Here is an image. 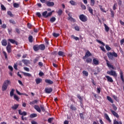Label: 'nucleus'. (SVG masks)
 <instances>
[{"instance_id": "52", "label": "nucleus", "mask_w": 124, "mask_h": 124, "mask_svg": "<svg viewBox=\"0 0 124 124\" xmlns=\"http://www.w3.org/2000/svg\"><path fill=\"white\" fill-rule=\"evenodd\" d=\"M112 107L113 110H114V111H116L117 109H118V108H117L116 105H115V104H113L112 105Z\"/></svg>"}, {"instance_id": "5", "label": "nucleus", "mask_w": 124, "mask_h": 124, "mask_svg": "<svg viewBox=\"0 0 124 124\" xmlns=\"http://www.w3.org/2000/svg\"><path fill=\"white\" fill-rule=\"evenodd\" d=\"M15 91V90L14 89H12L11 91L10 92V95L11 97H12L14 95V98L16 101H19V100H20V98L17 95L14 94Z\"/></svg>"}, {"instance_id": "41", "label": "nucleus", "mask_w": 124, "mask_h": 124, "mask_svg": "<svg viewBox=\"0 0 124 124\" xmlns=\"http://www.w3.org/2000/svg\"><path fill=\"white\" fill-rule=\"evenodd\" d=\"M9 22L13 25H16V21H15V20L14 19H10Z\"/></svg>"}, {"instance_id": "25", "label": "nucleus", "mask_w": 124, "mask_h": 124, "mask_svg": "<svg viewBox=\"0 0 124 124\" xmlns=\"http://www.w3.org/2000/svg\"><path fill=\"white\" fill-rule=\"evenodd\" d=\"M45 82L49 85H52L54 83L53 81L48 79H45Z\"/></svg>"}, {"instance_id": "40", "label": "nucleus", "mask_w": 124, "mask_h": 124, "mask_svg": "<svg viewBox=\"0 0 124 124\" xmlns=\"http://www.w3.org/2000/svg\"><path fill=\"white\" fill-rule=\"evenodd\" d=\"M56 20V17L53 16L50 18V22H51V23H54V22H55Z\"/></svg>"}, {"instance_id": "7", "label": "nucleus", "mask_w": 124, "mask_h": 124, "mask_svg": "<svg viewBox=\"0 0 124 124\" xmlns=\"http://www.w3.org/2000/svg\"><path fill=\"white\" fill-rule=\"evenodd\" d=\"M107 73L108 74V75H110V76H113V77H117V76H118V74H117L116 71H113V70L108 71Z\"/></svg>"}, {"instance_id": "64", "label": "nucleus", "mask_w": 124, "mask_h": 124, "mask_svg": "<svg viewBox=\"0 0 124 124\" xmlns=\"http://www.w3.org/2000/svg\"><path fill=\"white\" fill-rule=\"evenodd\" d=\"M120 43H121V45H124V39H123L120 41Z\"/></svg>"}, {"instance_id": "59", "label": "nucleus", "mask_w": 124, "mask_h": 124, "mask_svg": "<svg viewBox=\"0 0 124 124\" xmlns=\"http://www.w3.org/2000/svg\"><path fill=\"white\" fill-rule=\"evenodd\" d=\"M40 108L42 112H45V108H44V106L41 105Z\"/></svg>"}, {"instance_id": "54", "label": "nucleus", "mask_w": 124, "mask_h": 124, "mask_svg": "<svg viewBox=\"0 0 124 124\" xmlns=\"http://www.w3.org/2000/svg\"><path fill=\"white\" fill-rule=\"evenodd\" d=\"M53 120H54V118H53V117L49 118L48 119L47 122L48 123H49V124H51V123H52V121H53Z\"/></svg>"}, {"instance_id": "19", "label": "nucleus", "mask_w": 124, "mask_h": 124, "mask_svg": "<svg viewBox=\"0 0 124 124\" xmlns=\"http://www.w3.org/2000/svg\"><path fill=\"white\" fill-rule=\"evenodd\" d=\"M1 45L2 46H6L7 45V41L6 39H3L1 41Z\"/></svg>"}, {"instance_id": "58", "label": "nucleus", "mask_w": 124, "mask_h": 124, "mask_svg": "<svg viewBox=\"0 0 124 124\" xmlns=\"http://www.w3.org/2000/svg\"><path fill=\"white\" fill-rule=\"evenodd\" d=\"M81 7L82 8V9H84L85 10L86 9V6L83 4V3H81Z\"/></svg>"}, {"instance_id": "49", "label": "nucleus", "mask_w": 124, "mask_h": 124, "mask_svg": "<svg viewBox=\"0 0 124 124\" xmlns=\"http://www.w3.org/2000/svg\"><path fill=\"white\" fill-rule=\"evenodd\" d=\"M77 97L78 98V99H79V100H80V101H83V97H81L80 94H78L77 95Z\"/></svg>"}, {"instance_id": "13", "label": "nucleus", "mask_w": 124, "mask_h": 124, "mask_svg": "<svg viewBox=\"0 0 124 124\" xmlns=\"http://www.w3.org/2000/svg\"><path fill=\"white\" fill-rule=\"evenodd\" d=\"M111 112L114 117H116V118H117V119H119V118H120V116H119L118 113L116 112L115 111L112 109L111 110Z\"/></svg>"}, {"instance_id": "6", "label": "nucleus", "mask_w": 124, "mask_h": 124, "mask_svg": "<svg viewBox=\"0 0 124 124\" xmlns=\"http://www.w3.org/2000/svg\"><path fill=\"white\" fill-rule=\"evenodd\" d=\"M79 18L80 21H81V22H85L88 21V17H87V16H85L83 14L79 15Z\"/></svg>"}, {"instance_id": "1", "label": "nucleus", "mask_w": 124, "mask_h": 124, "mask_svg": "<svg viewBox=\"0 0 124 124\" xmlns=\"http://www.w3.org/2000/svg\"><path fill=\"white\" fill-rule=\"evenodd\" d=\"M55 12V11H52L51 12H50L48 13L47 11H46L45 12H43L42 13V16L44 17L46 19H47V18L49 17H51L52 15H53V13Z\"/></svg>"}, {"instance_id": "38", "label": "nucleus", "mask_w": 124, "mask_h": 124, "mask_svg": "<svg viewBox=\"0 0 124 124\" xmlns=\"http://www.w3.org/2000/svg\"><path fill=\"white\" fill-rule=\"evenodd\" d=\"M36 117H37V114L36 113H33V114H31L30 115V118H36Z\"/></svg>"}, {"instance_id": "11", "label": "nucleus", "mask_w": 124, "mask_h": 124, "mask_svg": "<svg viewBox=\"0 0 124 124\" xmlns=\"http://www.w3.org/2000/svg\"><path fill=\"white\" fill-rule=\"evenodd\" d=\"M46 5L47 6H48V7H52L54 5H55V3L54 2H50L49 1H46Z\"/></svg>"}, {"instance_id": "21", "label": "nucleus", "mask_w": 124, "mask_h": 124, "mask_svg": "<svg viewBox=\"0 0 124 124\" xmlns=\"http://www.w3.org/2000/svg\"><path fill=\"white\" fill-rule=\"evenodd\" d=\"M120 74L121 79L124 83V73H123V71H122L121 70H120Z\"/></svg>"}, {"instance_id": "18", "label": "nucleus", "mask_w": 124, "mask_h": 124, "mask_svg": "<svg viewBox=\"0 0 124 124\" xmlns=\"http://www.w3.org/2000/svg\"><path fill=\"white\" fill-rule=\"evenodd\" d=\"M45 92L46 93H51V92H53V89L52 88H45Z\"/></svg>"}, {"instance_id": "47", "label": "nucleus", "mask_w": 124, "mask_h": 124, "mask_svg": "<svg viewBox=\"0 0 124 124\" xmlns=\"http://www.w3.org/2000/svg\"><path fill=\"white\" fill-rule=\"evenodd\" d=\"M83 74H84V75H85V76H89V73H88V72L87 71H83L82 72Z\"/></svg>"}, {"instance_id": "24", "label": "nucleus", "mask_w": 124, "mask_h": 124, "mask_svg": "<svg viewBox=\"0 0 124 124\" xmlns=\"http://www.w3.org/2000/svg\"><path fill=\"white\" fill-rule=\"evenodd\" d=\"M22 62L25 64V65H28L30 63V61L23 59L22 60Z\"/></svg>"}, {"instance_id": "3", "label": "nucleus", "mask_w": 124, "mask_h": 124, "mask_svg": "<svg viewBox=\"0 0 124 124\" xmlns=\"http://www.w3.org/2000/svg\"><path fill=\"white\" fill-rule=\"evenodd\" d=\"M18 114L20 116H21V120L22 121H27L28 120V118L27 117H24V116H27V113L26 111H23L22 112V110L19 109L18 110Z\"/></svg>"}, {"instance_id": "48", "label": "nucleus", "mask_w": 124, "mask_h": 124, "mask_svg": "<svg viewBox=\"0 0 124 124\" xmlns=\"http://www.w3.org/2000/svg\"><path fill=\"white\" fill-rule=\"evenodd\" d=\"M110 15L111 16V17L114 18L115 16V12H114L112 10H110Z\"/></svg>"}, {"instance_id": "50", "label": "nucleus", "mask_w": 124, "mask_h": 124, "mask_svg": "<svg viewBox=\"0 0 124 124\" xmlns=\"http://www.w3.org/2000/svg\"><path fill=\"white\" fill-rule=\"evenodd\" d=\"M27 27H28V29H31V28H32V27H33V26H32V25H31V24L28 23H27Z\"/></svg>"}, {"instance_id": "2", "label": "nucleus", "mask_w": 124, "mask_h": 124, "mask_svg": "<svg viewBox=\"0 0 124 124\" xmlns=\"http://www.w3.org/2000/svg\"><path fill=\"white\" fill-rule=\"evenodd\" d=\"M108 59L109 60H111L113 61L114 60V57L115 58H118V54L117 53L114 52H108L107 54Z\"/></svg>"}, {"instance_id": "29", "label": "nucleus", "mask_w": 124, "mask_h": 124, "mask_svg": "<svg viewBox=\"0 0 124 124\" xmlns=\"http://www.w3.org/2000/svg\"><path fill=\"white\" fill-rule=\"evenodd\" d=\"M33 48V50H34L35 51H38V50H40L39 46H38V45H36L34 46Z\"/></svg>"}, {"instance_id": "35", "label": "nucleus", "mask_w": 124, "mask_h": 124, "mask_svg": "<svg viewBox=\"0 0 124 124\" xmlns=\"http://www.w3.org/2000/svg\"><path fill=\"white\" fill-rule=\"evenodd\" d=\"M28 39L29 42H31V43H32V41H33V37L31 35L29 36Z\"/></svg>"}, {"instance_id": "46", "label": "nucleus", "mask_w": 124, "mask_h": 124, "mask_svg": "<svg viewBox=\"0 0 124 124\" xmlns=\"http://www.w3.org/2000/svg\"><path fill=\"white\" fill-rule=\"evenodd\" d=\"M13 6H14V7H15V8H18V7H19L20 6L19 5V4L17 3H14L13 4Z\"/></svg>"}, {"instance_id": "62", "label": "nucleus", "mask_w": 124, "mask_h": 124, "mask_svg": "<svg viewBox=\"0 0 124 124\" xmlns=\"http://www.w3.org/2000/svg\"><path fill=\"white\" fill-rule=\"evenodd\" d=\"M24 70H25L26 71H27L28 72H30V68L27 67H24Z\"/></svg>"}, {"instance_id": "17", "label": "nucleus", "mask_w": 124, "mask_h": 124, "mask_svg": "<svg viewBox=\"0 0 124 124\" xmlns=\"http://www.w3.org/2000/svg\"><path fill=\"white\" fill-rule=\"evenodd\" d=\"M87 10L89 11V13L91 14V15H93V10L90 6L87 7Z\"/></svg>"}, {"instance_id": "45", "label": "nucleus", "mask_w": 124, "mask_h": 124, "mask_svg": "<svg viewBox=\"0 0 124 124\" xmlns=\"http://www.w3.org/2000/svg\"><path fill=\"white\" fill-rule=\"evenodd\" d=\"M7 14L10 17H13V16H14V15H13V14H12V12H11V11H8L7 12Z\"/></svg>"}, {"instance_id": "16", "label": "nucleus", "mask_w": 124, "mask_h": 124, "mask_svg": "<svg viewBox=\"0 0 124 124\" xmlns=\"http://www.w3.org/2000/svg\"><path fill=\"white\" fill-rule=\"evenodd\" d=\"M106 78H107L108 82H109L110 83H113V82H114L113 78H112L110 77L109 76H106Z\"/></svg>"}, {"instance_id": "8", "label": "nucleus", "mask_w": 124, "mask_h": 124, "mask_svg": "<svg viewBox=\"0 0 124 124\" xmlns=\"http://www.w3.org/2000/svg\"><path fill=\"white\" fill-rule=\"evenodd\" d=\"M11 48H12V46H11V44H10V43L8 42L7 46H6V50L9 54L11 53L12 51V50L11 49Z\"/></svg>"}, {"instance_id": "15", "label": "nucleus", "mask_w": 124, "mask_h": 124, "mask_svg": "<svg viewBox=\"0 0 124 124\" xmlns=\"http://www.w3.org/2000/svg\"><path fill=\"white\" fill-rule=\"evenodd\" d=\"M34 108L36 110V111L37 112H38L39 113H41V108L39 107V106H38V105H35L34 106Z\"/></svg>"}, {"instance_id": "32", "label": "nucleus", "mask_w": 124, "mask_h": 124, "mask_svg": "<svg viewBox=\"0 0 124 124\" xmlns=\"http://www.w3.org/2000/svg\"><path fill=\"white\" fill-rule=\"evenodd\" d=\"M70 109H72V111H76V110H77V108H76L73 105H70Z\"/></svg>"}, {"instance_id": "27", "label": "nucleus", "mask_w": 124, "mask_h": 124, "mask_svg": "<svg viewBox=\"0 0 124 124\" xmlns=\"http://www.w3.org/2000/svg\"><path fill=\"white\" fill-rule=\"evenodd\" d=\"M35 82L36 84L38 85V84H40V83L42 82V79L39 78H37L35 79Z\"/></svg>"}, {"instance_id": "28", "label": "nucleus", "mask_w": 124, "mask_h": 124, "mask_svg": "<svg viewBox=\"0 0 124 124\" xmlns=\"http://www.w3.org/2000/svg\"><path fill=\"white\" fill-rule=\"evenodd\" d=\"M39 47L40 50H42V51H43V50H45V45H44V44L39 45Z\"/></svg>"}, {"instance_id": "36", "label": "nucleus", "mask_w": 124, "mask_h": 124, "mask_svg": "<svg viewBox=\"0 0 124 124\" xmlns=\"http://www.w3.org/2000/svg\"><path fill=\"white\" fill-rule=\"evenodd\" d=\"M0 7L1 10H3V11H5V10H6V8H5L4 5L2 4V3H0Z\"/></svg>"}, {"instance_id": "57", "label": "nucleus", "mask_w": 124, "mask_h": 124, "mask_svg": "<svg viewBox=\"0 0 124 124\" xmlns=\"http://www.w3.org/2000/svg\"><path fill=\"white\" fill-rule=\"evenodd\" d=\"M72 37L76 41L79 40V37H75L74 35H72Z\"/></svg>"}, {"instance_id": "63", "label": "nucleus", "mask_w": 124, "mask_h": 124, "mask_svg": "<svg viewBox=\"0 0 124 124\" xmlns=\"http://www.w3.org/2000/svg\"><path fill=\"white\" fill-rule=\"evenodd\" d=\"M3 54L5 58V59H7V54L6 53V52L5 51H3Z\"/></svg>"}, {"instance_id": "43", "label": "nucleus", "mask_w": 124, "mask_h": 124, "mask_svg": "<svg viewBox=\"0 0 124 124\" xmlns=\"http://www.w3.org/2000/svg\"><path fill=\"white\" fill-rule=\"evenodd\" d=\"M52 35H53V36H54V37H59V36L60 35V33H57L56 32H53L52 33Z\"/></svg>"}, {"instance_id": "51", "label": "nucleus", "mask_w": 124, "mask_h": 124, "mask_svg": "<svg viewBox=\"0 0 124 124\" xmlns=\"http://www.w3.org/2000/svg\"><path fill=\"white\" fill-rule=\"evenodd\" d=\"M70 3L71 4V5H76V2L74 1V0L70 1Z\"/></svg>"}, {"instance_id": "14", "label": "nucleus", "mask_w": 124, "mask_h": 124, "mask_svg": "<svg viewBox=\"0 0 124 124\" xmlns=\"http://www.w3.org/2000/svg\"><path fill=\"white\" fill-rule=\"evenodd\" d=\"M93 64H95V65H98V64H99V61L96 58L93 59Z\"/></svg>"}, {"instance_id": "60", "label": "nucleus", "mask_w": 124, "mask_h": 124, "mask_svg": "<svg viewBox=\"0 0 124 124\" xmlns=\"http://www.w3.org/2000/svg\"><path fill=\"white\" fill-rule=\"evenodd\" d=\"M79 117H80V119H82V120H84V114L79 113Z\"/></svg>"}, {"instance_id": "56", "label": "nucleus", "mask_w": 124, "mask_h": 124, "mask_svg": "<svg viewBox=\"0 0 124 124\" xmlns=\"http://www.w3.org/2000/svg\"><path fill=\"white\" fill-rule=\"evenodd\" d=\"M106 49L107 51H110L111 50V47L108 45L106 46Z\"/></svg>"}, {"instance_id": "33", "label": "nucleus", "mask_w": 124, "mask_h": 124, "mask_svg": "<svg viewBox=\"0 0 124 124\" xmlns=\"http://www.w3.org/2000/svg\"><path fill=\"white\" fill-rule=\"evenodd\" d=\"M86 62H87V63H92V62H93V59H92V58H87Z\"/></svg>"}, {"instance_id": "23", "label": "nucleus", "mask_w": 124, "mask_h": 124, "mask_svg": "<svg viewBox=\"0 0 124 124\" xmlns=\"http://www.w3.org/2000/svg\"><path fill=\"white\" fill-rule=\"evenodd\" d=\"M18 107H19V104H15L11 108L13 110H17Z\"/></svg>"}, {"instance_id": "10", "label": "nucleus", "mask_w": 124, "mask_h": 124, "mask_svg": "<svg viewBox=\"0 0 124 124\" xmlns=\"http://www.w3.org/2000/svg\"><path fill=\"white\" fill-rule=\"evenodd\" d=\"M92 56V53L90 52V51L88 50L86 51V53L85 54V55L83 57V60H86V58H88V57H91Z\"/></svg>"}, {"instance_id": "61", "label": "nucleus", "mask_w": 124, "mask_h": 124, "mask_svg": "<svg viewBox=\"0 0 124 124\" xmlns=\"http://www.w3.org/2000/svg\"><path fill=\"white\" fill-rule=\"evenodd\" d=\"M100 92H101V89L100 87L97 88V93H100Z\"/></svg>"}, {"instance_id": "53", "label": "nucleus", "mask_w": 124, "mask_h": 124, "mask_svg": "<svg viewBox=\"0 0 124 124\" xmlns=\"http://www.w3.org/2000/svg\"><path fill=\"white\" fill-rule=\"evenodd\" d=\"M94 3H95V1L94 0H91V6H93L94 5Z\"/></svg>"}, {"instance_id": "37", "label": "nucleus", "mask_w": 124, "mask_h": 124, "mask_svg": "<svg viewBox=\"0 0 124 124\" xmlns=\"http://www.w3.org/2000/svg\"><path fill=\"white\" fill-rule=\"evenodd\" d=\"M113 124H123V122H122V121L118 122L116 119H115L113 121Z\"/></svg>"}, {"instance_id": "44", "label": "nucleus", "mask_w": 124, "mask_h": 124, "mask_svg": "<svg viewBox=\"0 0 124 124\" xmlns=\"http://www.w3.org/2000/svg\"><path fill=\"white\" fill-rule=\"evenodd\" d=\"M74 29L75 31H80V27L78 25L75 26Z\"/></svg>"}, {"instance_id": "9", "label": "nucleus", "mask_w": 124, "mask_h": 124, "mask_svg": "<svg viewBox=\"0 0 124 124\" xmlns=\"http://www.w3.org/2000/svg\"><path fill=\"white\" fill-rule=\"evenodd\" d=\"M106 62H107V66L108 67V68H112V69H115V68L114 67V66L110 64V62H109L108 60L106 59Z\"/></svg>"}, {"instance_id": "30", "label": "nucleus", "mask_w": 124, "mask_h": 124, "mask_svg": "<svg viewBox=\"0 0 124 124\" xmlns=\"http://www.w3.org/2000/svg\"><path fill=\"white\" fill-rule=\"evenodd\" d=\"M67 19L68 20H70L71 22H73V23H75V22H76V20L72 17H68Z\"/></svg>"}, {"instance_id": "31", "label": "nucleus", "mask_w": 124, "mask_h": 124, "mask_svg": "<svg viewBox=\"0 0 124 124\" xmlns=\"http://www.w3.org/2000/svg\"><path fill=\"white\" fill-rule=\"evenodd\" d=\"M22 73L24 76H26L27 77H31V74L29 73L23 72Z\"/></svg>"}, {"instance_id": "22", "label": "nucleus", "mask_w": 124, "mask_h": 124, "mask_svg": "<svg viewBox=\"0 0 124 124\" xmlns=\"http://www.w3.org/2000/svg\"><path fill=\"white\" fill-rule=\"evenodd\" d=\"M58 55L60 56V57H65V54L64 52L62 51H59L58 52Z\"/></svg>"}, {"instance_id": "26", "label": "nucleus", "mask_w": 124, "mask_h": 124, "mask_svg": "<svg viewBox=\"0 0 124 124\" xmlns=\"http://www.w3.org/2000/svg\"><path fill=\"white\" fill-rule=\"evenodd\" d=\"M39 101V100H34L33 101H32V102H31L30 103V105H34V104H36V103H37V102H38Z\"/></svg>"}, {"instance_id": "34", "label": "nucleus", "mask_w": 124, "mask_h": 124, "mask_svg": "<svg viewBox=\"0 0 124 124\" xmlns=\"http://www.w3.org/2000/svg\"><path fill=\"white\" fill-rule=\"evenodd\" d=\"M107 99L108 101H109V102H110V103H114V101H113V99L112 98H111V97L108 96Z\"/></svg>"}, {"instance_id": "20", "label": "nucleus", "mask_w": 124, "mask_h": 124, "mask_svg": "<svg viewBox=\"0 0 124 124\" xmlns=\"http://www.w3.org/2000/svg\"><path fill=\"white\" fill-rule=\"evenodd\" d=\"M104 115H105V118L107 121H108V123H111V119H110V118L109 117V116L108 115V114H107V113H105Z\"/></svg>"}, {"instance_id": "4", "label": "nucleus", "mask_w": 124, "mask_h": 124, "mask_svg": "<svg viewBox=\"0 0 124 124\" xmlns=\"http://www.w3.org/2000/svg\"><path fill=\"white\" fill-rule=\"evenodd\" d=\"M9 83H10V80H6L4 81L2 86V92H4V91H6V90H7V88L8 87V84H9Z\"/></svg>"}, {"instance_id": "12", "label": "nucleus", "mask_w": 124, "mask_h": 124, "mask_svg": "<svg viewBox=\"0 0 124 124\" xmlns=\"http://www.w3.org/2000/svg\"><path fill=\"white\" fill-rule=\"evenodd\" d=\"M8 41H9L12 44H15L16 45H18V42L16 41L15 40H13L12 39H8Z\"/></svg>"}, {"instance_id": "42", "label": "nucleus", "mask_w": 124, "mask_h": 124, "mask_svg": "<svg viewBox=\"0 0 124 124\" xmlns=\"http://www.w3.org/2000/svg\"><path fill=\"white\" fill-rule=\"evenodd\" d=\"M57 13L58 14L59 16H61L62 14V9H59Z\"/></svg>"}, {"instance_id": "55", "label": "nucleus", "mask_w": 124, "mask_h": 124, "mask_svg": "<svg viewBox=\"0 0 124 124\" xmlns=\"http://www.w3.org/2000/svg\"><path fill=\"white\" fill-rule=\"evenodd\" d=\"M36 15L39 17V18H40L42 17V15H41V14L40 13V12H37L36 13Z\"/></svg>"}, {"instance_id": "39", "label": "nucleus", "mask_w": 124, "mask_h": 124, "mask_svg": "<svg viewBox=\"0 0 124 124\" xmlns=\"http://www.w3.org/2000/svg\"><path fill=\"white\" fill-rule=\"evenodd\" d=\"M106 31H109L110 28L106 24H104Z\"/></svg>"}]
</instances>
